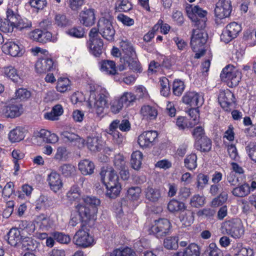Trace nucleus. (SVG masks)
Masks as SVG:
<instances>
[{
  "mask_svg": "<svg viewBox=\"0 0 256 256\" xmlns=\"http://www.w3.org/2000/svg\"><path fill=\"white\" fill-rule=\"evenodd\" d=\"M86 145L88 148L92 152H99L102 148V140L98 137H88Z\"/></svg>",
  "mask_w": 256,
  "mask_h": 256,
  "instance_id": "34",
  "label": "nucleus"
},
{
  "mask_svg": "<svg viewBox=\"0 0 256 256\" xmlns=\"http://www.w3.org/2000/svg\"><path fill=\"white\" fill-rule=\"evenodd\" d=\"M70 82L67 78L58 79L56 85V90L58 92H64L70 89Z\"/></svg>",
  "mask_w": 256,
  "mask_h": 256,
  "instance_id": "54",
  "label": "nucleus"
},
{
  "mask_svg": "<svg viewBox=\"0 0 256 256\" xmlns=\"http://www.w3.org/2000/svg\"><path fill=\"white\" fill-rule=\"evenodd\" d=\"M209 176L203 174H199L196 177V186L198 189L204 188V186L208 184Z\"/></svg>",
  "mask_w": 256,
  "mask_h": 256,
  "instance_id": "60",
  "label": "nucleus"
},
{
  "mask_svg": "<svg viewBox=\"0 0 256 256\" xmlns=\"http://www.w3.org/2000/svg\"><path fill=\"white\" fill-rule=\"evenodd\" d=\"M80 22L86 26H92L95 20L94 10L92 8H84L80 13Z\"/></svg>",
  "mask_w": 256,
  "mask_h": 256,
  "instance_id": "22",
  "label": "nucleus"
},
{
  "mask_svg": "<svg viewBox=\"0 0 256 256\" xmlns=\"http://www.w3.org/2000/svg\"><path fill=\"white\" fill-rule=\"evenodd\" d=\"M82 201L84 204H78L76 208L78 213L79 220L86 224L90 220L96 219L100 200L94 196H88L83 198Z\"/></svg>",
  "mask_w": 256,
  "mask_h": 256,
  "instance_id": "3",
  "label": "nucleus"
},
{
  "mask_svg": "<svg viewBox=\"0 0 256 256\" xmlns=\"http://www.w3.org/2000/svg\"><path fill=\"white\" fill-rule=\"evenodd\" d=\"M104 256H135V253L132 249L127 248L122 250L116 249Z\"/></svg>",
  "mask_w": 256,
  "mask_h": 256,
  "instance_id": "45",
  "label": "nucleus"
},
{
  "mask_svg": "<svg viewBox=\"0 0 256 256\" xmlns=\"http://www.w3.org/2000/svg\"><path fill=\"white\" fill-rule=\"evenodd\" d=\"M63 113V108L60 104H56L54 106L50 112L45 114L44 118L46 119L56 120L58 119V116Z\"/></svg>",
  "mask_w": 256,
  "mask_h": 256,
  "instance_id": "39",
  "label": "nucleus"
},
{
  "mask_svg": "<svg viewBox=\"0 0 256 256\" xmlns=\"http://www.w3.org/2000/svg\"><path fill=\"white\" fill-rule=\"evenodd\" d=\"M47 181L50 188L54 192L59 191L63 185L60 175L55 172H52L48 174Z\"/></svg>",
  "mask_w": 256,
  "mask_h": 256,
  "instance_id": "21",
  "label": "nucleus"
},
{
  "mask_svg": "<svg viewBox=\"0 0 256 256\" xmlns=\"http://www.w3.org/2000/svg\"><path fill=\"white\" fill-rule=\"evenodd\" d=\"M22 106L18 104H10L4 106L2 108L1 112L6 117L10 118L18 117L22 114Z\"/></svg>",
  "mask_w": 256,
  "mask_h": 256,
  "instance_id": "18",
  "label": "nucleus"
},
{
  "mask_svg": "<svg viewBox=\"0 0 256 256\" xmlns=\"http://www.w3.org/2000/svg\"><path fill=\"white\" fill-rule=\"evenodd\" d=\"M14 25H12L6 19L0 18V30L4 32H12L13 31Z\"/></svg>",
  "mask_w": 256,
  "mask_h": 256,
  "instance_id": "58",
  "label": "nucleus"
},
{
  "mask_svg": "<svg viewBox=\"0 0 256 256\" xmlns=\"http://www.w3.org/2000/svg\"><path fill=\"white\" fill-rule=\"evenodd\" d=\"M185 88L184 82L180 80H176L173 82L172 92L176 96H180L182 94Z\"/></svg>",
  "mask_w": 256,
  "mask_h": 256,
  "instance_id": "53",
  "label": "nucleus"
},
{
  "mask_svg": "<svg viewBox=\"0 0 256 256\" xmlns=\"http://www.w3.org/2000/svg\"><path fill=\"white\" fill-rule=\"evenodd\" d=\"M4 75L10 78L14 82H18L20 80L17 70L12 66H8L4 68Z\"/></svg>",
  "mask_w": 256,
  "mask_h": 256,
  "instance_id": "40",
  "label": "nucleus"
},
{
  "mask_svg": "<svg viewBox=\"0 0 256 256\" xmlns=\"http://www.w3.org/2000/svg\"><path fill=\"white\" fill-rule=\"evenodd\" d=\"M32 26L31 21L26 18H21L20 17L19 19H18L16 22V24H14V27L20 31H22L30 30Z\"/></svg>",
  "mask_w": 256,
  "mask_h": 256,
  "instance_id": "47",
  "label": "nucleus"
},
{
  "mask_svg": "<svg viewBox=\"0 0 256 256\" xmlns=\"http://www.w3.org/2000/svg\"><path fill=\"white\" fill-rule=\"evenodd\" d=\"M59 170L65 176H70L76 170L74 166L70 164H64L59 168Z\"/></svg>",
  "mask_w": 256,
  "mask_h": 256,
  "instance_id": "59",
  "label": "nucleus"
},
{
  "mask_svg": "<svg viewBox=\"0 0 256 256\" xmlns=\"http://www.w3.org/2000/svg\"><path fill=\"white\" fill-rule=\"evenodd\" d=\"M36 138H41L46 143L55 144L58 140V137L54 133H51L50 131L42 129L36 134Z\"/></svg>",
  "mask_w": 256,
  "mask_h": 256,
  "instance_id": "27",
  "label": "nucleus"
},
{
  "mask_svg": "<svg viewBox=\"0 0 256 256\" xmlns=\"http://www.w3.org/2000/svg\"><path fill=\"white\" fill-rule=\"evenodd\" d=\"M78 168L82 174L90 175L94 172V165L92 162L84 160L79 162Z\"/></svg>",
  "mask_w": 256,
  "mask_h": 256,
  "instance_id": "32",
  "label": "nucleus"
},
{
  "mask_svg": "<svg viewBox=\"0 0 256 256\" xmlns=\"http://www.w3.org/2000/svg\"><path fill=\"white\" fill-rule=\"evenodd\" d=\"M52 236L54 240L61 244H67L70 242V236L61 232H54L52 234Z\"/></svg>",
  "mask_w": 256,
  "mask_h": 256,
  "instance_id": "51",
  "label": "nucleus"
},
{
  "mask_svg": "<svg viewBox=\"0 0 256 256\" xmlns=\"http://www.w3.org/2000/svg\"><path fill=\"white\" fill-rule=\"evenodd\" d=\"M120 44L122 56L120 58V64L118 66V70L122 72L127 66L134 72H140L142 69L140 64L131 43L122 40Z\"/></svg>",
  "mask_w": 256,
  "mask_h": 256,
  "instance_id": "1",
  "label": "nucleus"
},
{
  "mask_svg": "<svg viewBox=\"0 0 256 256\" xmlns=\"http://www.w3.org/2000/svg\"><path fill=\"white\" fill-rule=\"evenodd\" d=\"M140 114L143 119L152 120L156 119L158 112L157 109L154 106L144 105L141 108Z\"/></svg>",
  "mask_w": 256,
  "mask_h": 256,
  "instance_id": "23",
  "label": "nucleus"
},
{
  "mask_svg": "<svg viewBox=\"0 0 256 256\" xmlns=\"http://www.w3.org/2000/svg\"><path fill=\"white\" fill-rule=\"evenodd\" d=\"M197 28L194 30L191 36L190 44L192 48L194 50L196 48L204 46L207 41V34Z\"/></svg>",
  "mask_w": 256,
  "mask_h": 256,
  "instance_id": "14",
  "label": "nucleus"
},
{
  "mask_svg": "<svg viewBox=\"0 0 256 256\" xmlns=\"http://www.w3.org/2000/svg\"><path fill=\"white\" fill-rule=\"evenodd\" d=\"M186 10L188 18L194 22L195 26L198 28L202 29L206 26V17L207 12L202 10L198 6H192V5H188Z\"/></svg>",
  "mask_w": 256,
  "mask_h": 256,
  "instance_id": "4",
  "label": "nucleus"
},
{
  "mask_svg": "<svg viewBox=\"0 0 256 256\" xmlns=\"http://www.w3.org/2000/svg\"><path fill=\"white\" fill-rule=\"evenodd\" d=\"M171 228V224L168 219L160 218L155 220L154 224L150 229V232L157 238H162L170 234Z\"/></svg>",
  "mask_w": 256,
  "mask_h": 256,
  "instance_id": "8",
  "label": "nucleus"
},
{
  "mask_svg": "<svg viewBox=\"0 0 256 256\" xmlns=\"http://www.w3.org/2000/svg\"><path fill=\"white\" fill-rule=\"evenodd\" d=\"M200 248L195 243L190 244L183 252H178L174 256H200Z\"/></svg>",
  "mask_w": 256,
  "mask_h": 256,
  "instance_id": "25",
  "label": "nucleus"
},
{
  "mask_svg": "<svg viewBox=\"0 0 256 256\" xmlns=\"http://www.w3.org/2000/svg\"><path fill=\"white\" fill-rule=\"evenodd\" d=\"M159 82L161 86V94L164 96H168L170 94L168 80L166 77H162L160 78Z\"/></svg>",
  "mask_w": 256,
  "mask_h": 256,
  "instance_id": "52",
  "label": "nucleus"
},
{
  "mask_svg": "<svg viewBox=\"0 0 256 256\" xmlns=\"http://www.w3.org/2000/svg\"><path fill=\"white\" fill-rule=\"evenodd\" d=\"M234 94L228 90H224L220 93L218 100L222 107L226 111L230 110V106L234 102Z\"/></svg>",
  "mask_w": 256,
  "mask_h": 256,
  "instance_id": "16",
  "label": "nucleus"
},
{
  "mask_svg": "<svg viewBox=\"0 0 256 256\" xmlns=\"http://www.w3.org/2000/svg\"><path fill=\"white\" fill-rule=\"evenodd\" d=\"M31 36L38 42L46 43L51 40L52 34L48 31L36 29L32 32Z\"/></svg>",
  "mask_w": 256,
  "mask_h": 256,
  "instance_id": "24",
  "label": "nucleus"
},
{
  "mask_svg": "<svg viewBox=\"0 0 256 256\" xmlns=\"http://www.w3.org/2000/svg\"><path fill=\"white\" fill-rule=\"evenodd\" d=\"M115 8L118 12H126L130 10L132 6L128 0H118L116 2Z\"/></svg>",
  "mask_w": 256,
  "mask_h": 256,
  "instance_id": "46",
  "label": "nucleus"
},
{
  "mask_svg": "<svg viewBox=\"0 0 256 256\" xmlns=\"http://www.w3.org/2000/svg\"><path fill=\"white\" fill-rule=\"evenodd\" d=\"M197 156L195 154H191L186 156L184 160L185 167L192 170L197 167Z\"/></svg>",
  "mask_w": 256,
  "mask_h": 256,
  "instance_id": "41",
  "label": "nucleus"
},
{
  "mask_svg": "<svg viewBox=\"0 0 256 256\" xmlns=\"http://www.w3.org/2000/svg\"><path fill=\"white\" fill-rule=\"evenodd\" d=\"M246 150L250 159L256 162V144H249L246 147Z\"/></svg>",
  "mask_w": 256,
  "mask_h": 256,
  "instance_id": "64",
  "label": "nucleus"
},
{
  "mask_svg": "<svg viewBox=\"0 0 256 256\" xmlns=\"http://www.w3.org/2000/svg\"><path fill=\"white\" fill-rule=\"evenodd\" d=\"M141 188L138 186L132 187L127 191L128 198L132 200H137L141 193Z\"/></svg>",
  "mask_w": 256,
  "mask_h": 256,
  "instance_id": "56",
  "label": "nucleus"
},
{
  "mask_svg": "<svg viewBox=\"0 0 256 256\" xmlns=\"http://www.w3.org/2000/svg\"><path fill=\"white\" fill-rule=\"evenodd\" d=\"M222 227L226 234L235 238H240L244 234V228L240 219L236 218L222 222Z\"/></svg>",
  "mask_w": 256,
  "mask_h": 256,
  "instance_id": "7",
  "label": "nucleus"
},
{
  "mask_svg": "<svg viewBox=\"0 0 256 256\" xmlns=\"http://www.w3.org/2000/svg\"><path fill=\"white\" fill-rule=\"evenodd\" d=\"M73 240L75 244L82 248L90 246L94 242L93 238L84 229H80L76 233Z\"/></svg>",
  "mask_w": 256,
  "mask_h": 256,
  "instance_id": "10",
  "label": "nucleus"
},
{
  "mask_svg": "<svg viewBox=\"0 0 256 256\" xmlns=\"http://www.w3.org/2000/svg\"><path fill=\"white\" fill-rule=\"evenodd\" d=\"M24 138V132L20 128L12 130L8 134V138L12 142H19Z\"/></svg>",
  "mask_w": 256,
  "mask_h": 256,
  "instance_id": "37",
  "label": "nucleus"
},
{
  "mask_svg": "<svg viewBox=\"0 0 256 256\" xmlns=\"http://www.w3.org/2000/svg\"><path fill=\"white\" fill-rule=\"evenodd\" d=\"M158 133L156 131L144 132L139 136L138 142L140 146L142 148L150 147L154 145Z\"/></svg>",
  "mask_w": 256,
  "mask_h": 256,
  "instance_id": "15",
  "label": "nucleus"
},
{
  "mask_svg": "<svg viewBox=\"0 0 256 256\" xmlns=\"http://www.w3.org/2000/svg\"><path fill=\"white\" fill-rule=\"evenodd\" d=\"M180 222L186 226H190L194 220V214L190 210H184L181 212L180 215Z\"/></svg>",
  "mask_w": 256,
  "mask_h": 256,
  "instance_id": "38",
  "label": "nucleus"
},
{
  "mask_svg": "<svg viewBox=\"0 0 256 256\" xmlns=\"http://www.w3.org/2000/svg\"><path fill=\"white\" fill-rule=\"evenodd\" d=\"M216 211L214 209L206 208L199 210L196 214L197 216L200 217L210 218L214 215Z\"/></svg>",
  "mask_w": 256,
  "mask_h": 256,
  "instance_id": "62",
  "label": "nucleus"
},
{
  "mask_svg": "<svg viewBox=\"0 0 256 256\" xmlns=\"http://www.w3.org/2000/svg\"><path fill=\"white\" fill-rule=\"evenodd\" d=\"M241 30L240 26L236 22H231L226 26L220 36L222 41L227 44L236 38Z\"/></svg>",
  "mask_w": 256,
  "mask_h": 256,
  "instance_id": "11",
  "label": "nucleus"
},
{
  "mask_svg": "<svg viewBox=\"0 0 256 256\" xmlns=\"http://www.w3.org/2000/svg\"><path fill=\"white\" fill-rule=\"evenodd\" d=\"M101 70L106 74L114 75L117 74L115 62L112 60H104L100 62Z\"/></svg>",
  "mask_w": 256,
  "mask_h": 256,
  "instance_id": "33",
  "label": "nucleus"
},
{
  "mask_svg": "<svg viewBox=\"0 0 256 256\" xmlns=\"http://www.w3.org/2000/svg\"><path fill=\"white\" fill-rule=\"evenodd\" d=\"M183 102L192 108L199 107L204 102L202 96L195 92H188L182 97Z\"/></svg>",
  "mask_w": 256,
  "mask_h": 256,
  "instance_id": "13",
  "label": "nucleus"
},
{
  "mask_svg": "<svg viewBox=\"0 0 256 256\" xmlns=\"http://www.w3.org/2000/svg\"><path fill=\"white\" fill-rule=\"evenodd\" d=\"M206 256H222V251L218 248L214 242L210 243L206 250Z\"/></svg>",
  "mask_w": 256,
  "mask_h": 256,
  "instance_id": "50",
  "label": "nucleus"
},
{
  "mask_svg": "<svg viewBox=\"0 0 256 256\" xmlns=\"http://www.w3.org/2000/svg\"><path fill=\"white\" fill-rule=\"evenodd\" d=\"M220 78L222 80L226 82L230 88L237 86L242 78V74L232 65H228L224 67L221 74Z\"/></svg>",
  "mask_w": 256,
  "mask_h": 256,
  "instance_id": "5",
  "label": "nucleus"
},
{
  "mask_svg": "<svg viewBox=\"0 0 256 256\" xmlns=\"http://www.w3.org/2000/svg\"><path fill=\"white\" fill-rule=\"evenodd\" d=\"M97 26L99 33L104 38L109 41L114 40L115 30L111 20L102 18L99 20Z\"/></svg>",
  "mask_w": 256,
  "mask_h": 256,
  "instance_id": "9",
  "label": "nucleus"
},
{
  "mask_svg": "<svg viewBox=\"0 0 256 256\" xmlns=\"http://www.w3.org/2000/svg\"><path fill=\"white\" fill-rule=\"evenodd\" d=\"M194 146L202 152H208L212 148V140L208 137H203L195 142Z\"/></svg>",
  "mask_w": 256,
  "mask_h": 256,
  "instance_id": "31",
  "label": "nucleus"
},
{
  "mask_svg": "<svg viewBox=\"0 0 256 256\" xmlns=\"http://www.w3.org/2000/svg\"><path fill=\"white\" fill-rule=\"evenodd\" d=\"M3 48L12 56H20L23 54V50L18 44L13 42L5 43Z\"/></svg>",
  "mask_w": 256,
  "mask_h": 256,
  "instance_id": "29",
  "label": "nucleus"
},
{
  "mask_svg": "<svg viewBox=\"0 0 256 256\" xmlns=\"http://www.w3.org/2000/svg\"><path fill=\"white\" fill-rule=\"evenodd\" d=\"M120 98L126 107L132 105L136 100V96L130 92H124Z\"/></svg>",
  "mask_w": 256,
  "mask_h": 256,
  "instance_id": "48",
  "label": "nucleus"
},
{
  "mask_svg": "<svg viewBox=\"0 0 256 256\" xmlns=\"http://www.w3.org/2000/svg\"><path fill=\"white\" fill-rule=\"evenodd\" d=\"M35 68L37 72L43 74L52 70L55 68V66L52 58H42L36 62Z\"/></svg>",
  "mask_w": 256,
  "mask_h": 256,
  "instance_id": "20",
  "label": "nucleus"
},
{
  "mask_svg": "<svg viewBox=\"0 0 256 256\" xmlns=\"http://www.w3.org/2000/svg\"><path fill=\"white\" fill-rule=\"evenodd\" d=\"M168 210L172 212L178 211L182 212L185 210L184 204L176 200L173 199L171 200L168 204Z\"/></svg>",
  "mask_w": 256,
  "mask_h": 256,
  "instance_id": "44",
  "label": "nucleus"
},
{
  "mask_svg": "<svg viewBox=\"0 0 256 256\" xmlns=\"http://www.w3.org/2000/svg\"><path fill=\"white\" fill-rule=\"evenodd\" d=\"M51 222L44 214L36 216L34 220V226L42 230H48L51 226Z\"/></svg>",
  "mask_w": 256,
  "mask_h": 256,
  "instance_id": "30",
  "label": "nucleus"
},
{
  "mask_svg": "<svg viewBox=\"0 0 256 256\" xmlns=\"http://www.w3.org/2000/svg\"><path fill=\"white\" fill-rule=\"evenodd\" d=\"M124 106L120 98L112 102L110 106V110L113 114H116L118 113Z\"/></svg>",
  "mask_w": 256,
  "mask_h": 256,
  "instance_id": "61",
  "label": "nucleus"
},
{
  "mask_svg": "<svg viewBox=\"0 0 256 256\" xmlns=\"http://www.w3.org/2000/svg\"><path fill=\"white\" fill-rule=\"evenodd\" d=\"M100 176L102 182L106 188V196L111 198H116L121 190L118 176L116 172L112 168H102Z\"/></svg>",
  "mask_w": 256,
  "mask_h": 256,
  "instance_id": "2",
  "label": "nucleus"
},
{
  "mask_svg": "<svg viewBox=\"0 0 256 256\" xmlns=\"http://www.w3.org/2000/svg\"><path fill=\"white\" fill-rule=\"evenodd\" d=\"M205 198L200 194H194L190 199V204L192 207L198 208L204 204Z\"/></svg>",
  "mask_w": 256,
  "mask_h": 256,
  "instance_id": "55",
  "label": "nucleus"
},
{
  "mask_svg": "<svg viewBox=\"0 0 256 256\" xmlns=\"http://www.w3.org/2000/svg\"><path fill=\"white\" fill-rule=\"evenodd\" d=\"M15 94L16 98H20L22 100H27L31 96L30 92L24 88L18 90Z\"/></svg>",
  "mask_w": 256,
  "mask_h": 256,
  "instance_id": "63",
  "label": "nucleus"
},
{
  "mask_svg": "<svg viewBox=\"0 0 256 256\" xmlns=\"http://www.w3.org/2000/svg\"><path fill=\"white\" fill-rule=\"evenodd\" d=\"M61 136L66 142H74L78 148H82L84 146V140L70 130L62 132Z\"/></svg>",
  "mask_w": 256,
  "mask_h": 256,
  "instance_id": "17",
  "label": "nucleus"
},
{
  "mask_svg": "<svg viewBox=\"0 0 256 256\" xmlns=\"http://www.w3.org/2000/svg\"><path fill=\"white\" fill-rule=\"evenodd\" d=\"M9 244L12 246H16L20 242L22 236L20 230L16 228H11L8 232L4 236Z\"/></svg>",
  "mask_w": 256,
  "mask_h": 256,
  "instance_id": "28",
  "label": "nucleus"
},
{
  "mask_svg": "<svg viewBox=\"0 0 256 256\" xmlns=\"http://www.w3.org/2000/svg\"><path fill=\"white\" fill-rule=\"evenodd\" d=\"M143 154L138 150L133 152L131 155L130 164L135 170H138L141 168Z\"/></svg>",
  "mask_w": 256,
  "mask_h": 256,
  "instance_id": "35",
  "label": "nucleus"
},
{
  "mask_svg": "<svg viewBox=\"0 0 256 256\" xmlns=\"http://www.w3.org/2000/svg\"><path fill=\"white\" fill-rule=\"evenodd\" d=\"M232 10V7L230 0H219L214 9L216 16L220 19L228 17Z\"/></svg>",
  "mask_w": 256,
  "mask_h": 256,
  "instance_id": "12",
  "label": "nucleus"
},
{
  "mask_svg": "<svg viewBox=\"0 0 256 256\" xmlns=\"http://www.w3.org/2000/svg\"><path fill=\"white\" fill-rule=\"evenodd\" d=\"M54 24L59 27H66L70 24V20L64 14H57L54 17Z\"/></svg>",
  "mask_w": 256,
  "mask_h": 256,
  "instance_id": "49",
  "label": "nucleus"
},
{
  "mask_svg": "<svg viewBox=\"0 0 256 256\" xmlns=\"http://www.w3.org/2000/svg\"><path fill=\"white\" fill-rule=\"evenodd\" d=\"M178 236H168L164 240V246L168 250H176L178 246Z\"/></svg>",
  "mask_w": 256,
  "mask_h": 256,
  "instance_id": "43",
  "label": "nucleus"
},
{
  "mask_svg": "<svg viewBox=\"0 0 256 256\" xmlns=\"http://www.w3.org/2000/svg\"><path fill=\"white\" fill-rule=\"evenodd\" d=\"M145 198L149 202H158L162 199V192L160 188L149 185L144 190Z\"/></svg>",
  "mask_w": 256,
  "mask_h": 256,
  "instance_id": "19",
  "label": "nucleus"
},
{
  "mask_svg": "<svg viewBox=\"0 0 256 256\" xmlns=\"http://www.w3.org/2000/svg\"><path fill=\"white\" fill-rule=\"evenodd\" d=\"M88 46L91 52L96 56H99L102 53L104 43L100 38L89 40Z\"/></svg>",
  "mask_w": 256,
  "mask_h": 256,
  "instance_id": "26",
  "label": "nucleus"
},
{
  "mask_svg": "<svg viewBox=\"0 0 256 256\" xmlns=\"http://www.w3.org/2000/svg\"><path fill=\"white\" fill-rule=\"evenodd\" d=\"M228 199V194L224 192L220 193L218 196L212 201V206L214 207L218 206L224 203Z\"/></svg>",
  "mask_w": 256,
  "mask_h": 256,
  "instance_id": "57",
  "label": "nucleus"
},
{
  "mask_svg": "<svg viewBox=\"0 0 256 256\" xmlns=\"http://www.w3.org/2000/svg\"><path fill=\"white\" fill-rule=\"evenodd\" d=\"M80 196V190L77 185L72 186L66 194L68 199L71 202L79 200Z\"/></svg>",
  "mask_w": 256,
  "mask_h": 256,
  "instance_id": "42",
  "label": "nucleus"
},
{
  "mask_svg": "<svg viewBox=\"0 0 256 256\" xmlns=\"http://www.w3.org/2000/svg\"><path fill=\"white\" fill-rule=\"evenodd\" d=\"M232 194L236 197H244L250 192V186L245 183L234 188L232 191Z\"/></svg>",
  "mask_w": 256,
  "mask_h": 256,
  "instance_id": "36",
  "label": "nucleus"
},
{
  "mask_svg": "<svg viewBox=\"0 0 256 256\" xmlns=\"http://www.w3.org/2000/svg\"><path fill=\"white\" fill-rule=\"evenodd\" d=\"M107 98L106 94L103 92H100L97 96L94 92H92L88 100V107L98 116H100L108 107Z\"/></svg>",
  "mask_w": 256,
  "mask_h": 256,
  "instance_id": "6",
  "label": "nucleus"
}]
</instances>
